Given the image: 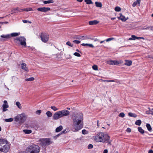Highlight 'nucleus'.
<instances>
[{
    "label": "nucleus",
    "mask_w": 153,
    "mask_h": 153,
    "mask_svg": "<svg viewBox=\"0 0 153 153\" xmlns=\"http://www.w3.org/2000/svg\"><path fill=\"white\" fill-rule=\"evenodd\" d=\"M10 149V146L8 141L5 139H0V151L4 152H7Z\"/></svg>",
    "instance_id": "obj_3"
},
{
    "label": "nucleus",
    "mask_w": 153,
    "mask_h": 153,
    "mask_svg": "<svg viewBox=\"0 0 153 153\" xmlns=\"http://www.w3.org/2000/svg\"><path fill=\"white\" fill-rule=\"evenodd\" d=\"M119 14L120 15V16L117 17V18L121 20L123 22L126 21L128 19V17L127 18H125V16H124L121 13H120Z\"/></svg>",
    "instance_id": "obj_13"
},
{
    "label": "nucleus",
    "mask_w": 153,
    "mask_h": 153,
    "mask_svg": "<svg viewBox=\"0 0 153 153\" xmlns=\"http://www.w3.org/2000/svg\"><path fill=\"white\" fill-rule=\"evenodd\" d=\"M128 114L129 116L131 117H136L137 116V115L136 114L131 112L128 113Z\"/></svg>",
    "instance_id": "obj_28"
},
{
    "label": "nucleus",
    "mask_w": 153,
    "mask_h": 153,
    "mask_svg": "<svg viewBox=\"0 0 153 153\" xmlns=\"http://www.w3.org/2000/svg\"><path fill=\"white\" fill-rule=\"evenodd\" d=\"M46 114L48 117H51L52 116V113L50 111H48L46 113Z\"/></svg>",
    "instance_id": "obj_27"
},
{
    "label": "nucleus",
    "mask_w": 153,
    "mask_h": 153,
    "mask_svg": "<svg viewBox=\"0 0 153 153\" xmlns=\"http://www.w3.org/2000/svg\"><path fill=\"white\" fill-rule=\"evenodd\" d=\"M88 44H85V43H82L81 44V45L84 46H88Z\"/></svg>",
    "instance_id": "obj_52"
},
{
    "label": "nucleus",
    "mask_w": 153,
    "mask_h": 153,
    "mask_svg": "<svg viewBox=\"0 0 153 153\" xmlns=\"http://www.w3.org/2000/svg\"><path fill=\"white\" fill-rule=\"evenodd\" d=\"M99 23V22L97 20H94L89 22V24L91 25H96Z\"/></svg>",
    "instance_id": "obj_15"
},
{
    "label": "nucleus",
    "mask_w": 153,
    "mask_h": 153,
    "mask_svg": "<svg viewBox=\"0 0 153 153\" xmlns=\"http://www.w3.org/2000/svg\"><path fill=\"white\" fill-rule=\"evenodd\" d=\"M73 42L76 44H79L80 43V41L79 40H74Z\"/></svg>",
    "instance_id": "obj_44"
},
{
    "label": "nucleus",
    "mask_w": 153,
    "mask_h": 153,
    "mask_svg": "<svg viewBox=\"0 0 153 153\" xmlns=\"http://www.w3.org/2000/svg\"><path fill=\"white\" fill-rule=\"evenodd\" d=\"M23 131L26 134H29L32 132V131L31 130L24 129L23 130Z\"/></svg>",
    "instance_id": "obj_19"
},
{
    "label": "nucleus",
    "mask_w": 153,
    "mask_h": 153,
    "mask_svg": "<svg viewBox=\"0 0 153 153\" xmlns=\"http://www.w3.org/2000/svg\"><path fill=\"white\" fill-rule=\"evenodd\" d=\"M26 119V115L23 113L17 115L15 118V120L19 123L22 124L24 123Z\"/></svg>",
    "instance_id": "obj_6"
},
{
    "label": "nucleus",
    "mask_w": 153,
    "mask_h": 153,
    "mask_svg": "<svg viewBox=\"0 0 153 153\" xmlns=\"http://www.w3.org/2000/svg\"><path fill=\"white\" fill-rule=\"evenodd\" d=\"M63 129V127L62 126H60L57 127L55 130L56 132H57L61 131Z\"/></svg>",
    "instance_id": "obj_17"
},
{
    "label": "nucleus",
    "mask_w": 153,
    "mask_h": 153,
    "mask_svg": "<svg viewBox=\"0 0 153 153\" xmlns=\"http://www.w3.org/2000/svg\"><path fill=\"white\" fill-rule=\"evenodd\" d=\"M34 78L33 77L27 78L25 79V80L26 81H33L34 80Z\"/></svg>",
    "instance_id": "obj_30"
},
{
    "label": "nucleus",
    "mask_w": 153,
    "mask_h": 153,
    "mask_svg": "<svg viewBox=\"0 0 153 153\" xmlns=\"http://www.w3.org/2000/svg\"><path fill=\"white\" fill-rule=\"evenodd\" d=\"M70 112L68 110H63L55 113L54 114L53 117L54 120H57L64 116H68Z\"/></svg>",
    "instance_id": "obj_4"
},
{
    "label": "nucleus",
    "mask_w": 153,
    "mask_h": 153,
    "mask_svg": "<svg viewBox=\"0 0 153 153\" xmlns=\"http://www.w3.org/2000/svg\"><path fill=\"white\" fill-rule=\"evenodd\" d=\"M141 0H137L135 1L132 4V6L135 7L137 4L139 6H140V2Z\"/></svg>",
    "instance_id": "obj_16"
},
{
    "label": "nucleus",
    "mask_w": 153,
    "mask_h": 153,
    "mask_svg": "<svg viewBox=\"0 0 153 153\" xmlns=\"http://www.w3.org/2000/svg\"><path fill=\"white\" fill-rule=\"evenodd\" d=\"M26 39L23 36H20L17 37L14 40V41L15 42H17V41H19L21 45L23 46V47H26V43L25 42Z\"/></svg>",
    "instance_id": "obj_8"
},
{
    "label": "nucleus",
    "mask_w": 153,
    "mask_h": 153,
    "mask_svg": "<svg viewBox=\"0 0 153 153\" xmlns=\"http://www.w3.org/2000/svg\"><path fill=\"white\" fill-rule=\"evenodd\" d=\"M65 131H66V130H65L63 131H62L61 132V133L60 134H62L65 133H66V132H65Z\"/></svg>",
    "instance_id": "obj_56"
},
{
    "label": "nucleus",
    "mask_w": 153,
    "mask_h": 153,
    "mask_svg": "<svg viewBox=\"0 0 153 153\" xmlns=\"http://www.w3.org/2000/svg\"><path fill=\"white\" fill-rule=\"evenodd\" d=\"M151 29L152 30H153V27L150 26L149 27H147L146 28H145V29Z\"/></svg>",
    "instance_id": "obj_50"
},
{
    "label": "nucleus",
    "mask_w": 153,
    "mask_h": 153,
    "mask_svg": "<svg viewBox=\"0 0 153 153\" xmlns=\"http://www.w3.org/2000/svg\"><path fill=\"white\" fill-rule=\"evenodd\" d=\"M41 110H38L36 111V113L37 114L40 115V113H41Z\"/></svg>",
    "instance_id": "obj_46"
},
{
    "label": "nucleus",
    "mask_w": 153,
    "mask_h": 153,
    "mask_svg": "<svg viewBox=\"0 0 153 153\" xmlns=\"http://www.w3.org/2000/svg\"><path fill=\"white\" fill-rule=\"evenodd\" d=\"M77 1L79 2H82L83 0H77Z\"/></svg>",
    "instance_id": "obj_59"
},
{
    "label": "nucleus",
    "mask_w": 153,
    "mask_h": 153,
    "mask_svg": "<svg viewBox=\"0 0 153 153\" xmlns=\"http://www.w3.org/2000/svg\"><path fill=\"white\" fill-rule=\"evenodd\" d=\"M93 146L91 144H89L88 146V149H91L93 148Z\"/></svg>",
    "instance_id": "obj_45"
},
{
    "label": "nucleus",
    "mask_w": 153,
    "mask_h": 153,
    "mask_svg": "<svg viewBox=\"0 0 153 153\" xmlns=\"http://www.w3.org/2000/svg\"><path fill=\"white\" fill-rule=\"evenodd\" d=\"M84 38L83 39H82L81 40H85V39H89V38L88 37V36H84Z\"/></svg>",
    "instance_id": "obj_49"
},
{
    "label": "nucleus",
    "mask_w": 153,
    "mask_h": 153,
    "mask_svg": "<svg viewBox=\"0 0 153 153\" xmlns=\"http://www.w3.org/2000/svg\"><path fill=\"white\" fill-rule=\"evenodd\" d=\"M21 67L22 69L24 70V71L28 72L29 69L27 67V65L26 63H23L21 64Z\"/></svg>",
    "instance_id": "obj_11"
},
{
    "label": "nucleus",
    "mask_w": 153,
    "mask_h": 153,
    "mask_svg": "<svg viewBox=\"0 0 153 153\" xmlns=\"http://www.w3.org/2000/svg\"><path fill=\"white\" fill-rule=\"evenodd\" d=\"M40 148L37 145H32L29 146L26 150V153H39Z\"/></svg>",
    "instance_id": "obj_5"
},
{
    "label": "nucleus",
    "mask_w": 153,
    "mask_h": 153,
    "mask_svg": "<svg viewBox=\"0 0 153 153\" xmlns=\"http://www.w3.org/2000/svg\"><path fill=\"white\" fill-rule=\"evenodd\" d=\"M66 44L69 46H73V45L71 44V43L69 41H68V42H67L66 43Z\"/></svg>",
    "instance_id": "obj_40"
},
{
    "label": "nucleus",
    "mask_w": 153,
    "mask_h": 153,
    "mask_svg": "<svg viewBox=\"0 0 153 153\" xmlns=\"http://www.w3.org/2000/svg\"><path fill=\"white\" fill-rule=\"evenodd\" d=\"M51 108L54 111L58 110L59 109L54 106H52L51 107Z\"/></svg>",
    "instance_id": "obj_36"
},
{
    "label": "nucleus",
    "mask_w": 153,
    "mask_h": 153,
    "mask_svg": "<svg viewBox=\"0 0 153 153\" xmlns=\"http://www.w3.org/2000/svg\"><path fill=\"white\" fill-rule=\"evenodd\" d=\"M148 109H149V110L146 111V114H151L153 115V112L152 111L150 110V108H149Z\"/></svg>",
    "instance_id": "obj_25"
},
{
    "label": "nucleus",
    "mask_w": 153,
    "mask_h": 153,
    "mask_svg": "<svg viewBox=\"0 0 153 153\" xmlns=\"http://www.w3.org/2000/svg\"><path fill=\"white\" fill-rule=\"evenodd\" d=\"M76 51H77V52H80V53H81V52L79 51V50L78 49H77L76 50Z\"/></svg>",
    "instance_id": "obj_62"
},
{
    "label": "nucleus",
    "mask_w": 153,
    "mask_h": 153,
    "mask_svg": "<svg viewBox=\"0 0 153 153\" xmlns=\"http://www.w3.org/2000/svg\"><path fill=\"white\" fill-rule=\"evenodd\" d=\"M138 130L142 134H143L144 133V130L141 127H138Z\"/></svg>",
    "instance_id": "obj_26"
},
{
    "label": "nucleus",
    "mask_w": 153,
    "mask_h": 153,
    "mask_svg": "<svg viewBox=\"0 0 153 153\" xmlns=\"http://www.w3.org/2000/svg\"><path fill=\"white\" fill-rule=\"evenodd\" d=\"M141 123V120H137L135 122V124L137 125L140 126Z\"/></svg>",
    "instance_id": "obj_29"
},
{
    "label": "nucleus",
    "mask_w": 153,
    "mask_h": 153,
    "mask_svg": "<svg viewBox=\"0 0 153 153\" xmlns=\"http://www.w3.org/2000/svg\"><path fill=\"white\" fill-rule=\"evenodd\" d=\"M146 127L147 128L148 130L149 131H150L152 130V128L150 125L149 124H147L146 125Z\"/></svg>",
    "instance_id": "obj_34"
},
{
    "label": "nucleus",
    "mask_w": 153,
    "mask_h": 153,
    "mask_svg": "<svg viewBox=\"0 0 153 153\" xmlns=\"http://www.w3.org/2000/svg\"><path fill=\"white\" fill-rule=\"evenodd\" d=\"M84 37V36H75V37H74V39H82V38Z\"/></svg>",
    "instance_id": "obj_38"
},
{
    "label": "nucleus",
    "mask_w": 153,
    "mask_h": 153,
    "mask_svg": "<svg viewBox=\"0 0 153 153\" xmlns=\"http://www.w3.org/2000/svg\"><path fill=\"white\" fill-rule=\"evenodd\" d=\"M38 142V144L42 147L49 145L52 143L49 138L40 139Z\"/></svg>",
    "instance_id": "obj_7"
},
{
    "label": "nucleus",
    "mask_w": 153,
    "mask_h": 153,
    "mask_svg": "<svg viewBox=\"0 0 153 153\" xmlns=\"http://www.w3.org/2000/svg\"><path fill=\"white\" fill-rule=\"evenodd\" d=\"M126 131L128 132H130L131 131V129L130 128H128Z\"/></svg>",
    "instance_id": "obj_51"
},
{
    "label": "nucleus",
    "mask_w": 153,
    "mask_h": 153,
    "mask_svg": "<svg viewBox=\"0 0 153 153\" xmlns=\"http://www.w3.org/2000/svg\"><path fill=\"white\" fill-rule=\"evenodd\" d=\"M61 134H60H60H57V135H56L54 136L53 137V138L55 139H56L59 135H60Z\"/></svg>",
    "instance_id": "obj_48"
},
{
    "label": "nucleus",
    "mask_w": 153,
    "mask_h": 153,
    "mask_svg": "<svg viewBox=\"0 0 153 153\" xmlns=\"http://www.w3.org/2000/svg\"><path fill=\"white\" fill-rule=\"evenodd\" d=\"M96 6L97 7H101L102 4L101 2L96 1L95 2Z\"/></svg>",
    "instance_id": "obj_20"
},
{
    "label": "nucleus",
    "mask_w": 153,
    "mask_h": 153,
    "mask_svg": "<svg viewBox=\"0 0 153 153\" xmlns=\"http://www.w3.org/2000/svg\"><path fill=\"white\" fill-rule=\"evenodd\" d=\"M22 11H31L32 10V9L31 8H25L23 9L22 10Z\"/></svg>",
    "instance_id": "obj_33"
},
{
    "label": "nucleus",
    "mask_w": 153,
    "mask_h": 153,
    "mask_svg": "<svg viewBox=\"0 0 153 153\" xmlns=\"http://www.w3.org/2000/svg\"><path fill=\"white\" fill-rule=\"evenodd\" d=\"M83 115L81 113L77 114L73 116V125L72 128L73 131H77L83 127Z\"/></svg>",
    "instance_id": "obj_1"
},
{
    "label": "nucleus",
    "mask_w": 153,
    "mask_h": 153,
    "mask_svg": "<svg viewBox=\"0 0 153 153\" xmlns=\"http://www.w3.org/2000/svg\"><path fill=\"white\" fill-rule=\"evenodd\" d=\"M82 133L84 134H87V131L85 129H83L82 131Z\"/></svg>",
    "instance_id": "obj_47"
},
{
    "label": "nucleus",
    "mask_w": 153,
    "mask_h": 153,
    "mask_svg": "<svg viewBox=\"0 0 153 153\" xmlns=\"http://www.w3.org/2000/svg\"><path fill=\"white\" fill-rule=\"evenodd\" d=\"M92 67L93 69L94 70L97 71L98 70V67L97 65H94L92 66Z\"/></svg>",
    "instance_id": "obj_39"
},
{
    "label": "nucleus",
    "mask_w": 153,
    "mask_h": 153,
    "mask_svg": "<svg viewBox=\"0 0 153 153\" xmlns=\"http://www.w3.org/2000/svg\"><path fill=\"white\" fill-rule=\"evenodd\" d=\"M20 34L19 33H13L11 34V36H19Z\"/></svg>",
    "instance_id": "obj_23"
},
{
    "label": "nucleus",
    "mask_w": 153,
    "mask_h": 153,
    "mask_svg": "<svg viewBox=\"0 0 153 153\" xmlns=\"http://www.w3.org/2000/svg\"><path fill=\"white\" fill-rule=\"evenodd\" d=\"M16 105L18 106V107L19 108L21 109L22 108V106L21 104L19 102H16Z\"/></svg>",
    "instance_id": "obj_35"
},
{
    "label": "nucleus",
    "mask_w": 153,
    "mask_h": 153,
    "mask_svg": "<svg viewBox=\"0 0 153 153\" xmlns=\"http://www.w3.org/2000/svg\"><path fill=\"white\" fill-rule=\"evenodd\" d=\"M105 40H103V41H101L100 42V43H103L104 41H105Z\"/></svg>",
    "instance_id": "obj_64"
},
{
    "label": "nucleus",
    "mask_w": 153,
    "mask_h": 153,
    "mask_svg": "<svg viewBox=\"0 0 153 153\" xmlns=\"http://www.w3.org/2000/svg\"><path fill=\"white\" fill-rule=\"evenodd\" d=\"M115 11L117 12H119L121 10V8L119 7H116L114 9Z\"/></svg>",
    "instance_id": "obj_37"
},
{
    "label": "nucleus",
    "mask_w": 153,
    "mask_h": 153,
    "mask_svg": "<svg viewBox=\"0 0 153 153\" xmlns=\"http://www.w3.org/2000/svg\"><path fill=\"white\" fill-rule=\"evenodd\" d=\"M131 37L132 38V39L133 40H135V39H144V38L143 37H137L135 35H132L131 36Z\"/></svg>",
    "instance_id": "obj_18"
},
{
    "label": "nucleus",
    "mask_w": 153,
    "mask_h": 153,
    "mask_svg": "<svg viewBox=\"0 0 153 153\" xmlns=\"http://www.w3.org/2000/svg\"><path fill=\"white\" fill-rule=\"evenodd\" d=\"M132 37L131 38H130L129 39H128V40H133V39H132Z\"/></svg>",
    "instance_id": "obj_63"
},
{
    "label": "nucleus",
    "mask_w": 153,
    "mask_h": 153,
    "mask_svg": "<svg viewBox=\"0 0 153 153\" xmlns=\"http://www.w3.org/2000/svg\"><path fill=\"white\" fill-rule=\"evenodd\" d=\"M114 39V38H110L107 39L106 40H105V41H106L107 42H108L113 40Z\"/></svg>",
    "instance_id": "obj_43"
},
{
    "label": "nucleus",
    "mask_w": 153,
    "mask_h": 153,
    "mask_svg": "<svg viewBox=\"0 0 153 153\" xmlns=\"http://www.w3.org/2000/svg\"><path fill=\"white\" fill-rule=\"evenodd\" d=\"M125 115L124 113L123 112L120 113L119 115V116L121 117H125Z\"/></svg>",
    "instance_id": "obj_41"
},
{
    "label": "nucleus",
    "mask_w": 153,
    "mask_h": 153,
    "mask_svg": "<svg viewBox=\"0 0 153 153\" xmlns=\"http://www.w3.org/2000/svg\"><path fill=\"white\" fill-rule=\"evenodd\" d=\"M9 107L8 105L7 104V101L6 100H4V104L3 105V110L4 111H5L7 110L6 108H8Z\"/></svg>",
    "instance_id": "obj_12"
},
{
    "label": "nucleus",
    "mask_w": 153,
    "mask_h": 153,
    "mask_svg": "<svg viewBox=\"0 0 153 153\" xmlns=\"http://www.w3.org/2000/svg\"><path fill=\"white\" fill-rule=\"evenodd\" d=\"M40 37L42 41L45 43L49 39V35L46 33H42Z\"/></svg>",
    "instance_id": "obj_9"
},
{
    "label": "nucleus",
    "mask_w": 153,
    "mask_h": 153,
    "mask_svg": "<svg viewBox=\"0 0 153 153\" xmlns=\"http://www.w3.org/2000/svg\"><path fill=\"white\" fill-rule=\"evenodd\" d=\"M88 46H89V47H91V48L94 47V46L92 44H88Z\"/></svg>",
    "instance_id": "obj_53"
},
{
    "label": "nucleus",
    "mask_w": 153,
    "mask_h": 153,
    "mask_svg": "<svg viewBox=\"0 0 153 153\" xmlns=\"http://www.w3.org/2000/svg\"><path fill=\"white\" fill-rule=\"evenodd\" d=\"M51 8L48 7H41L38 8L37 9L38 11L41 12H47L50 11Z\"/></svg>",
    "instance_id": "obj_10"
},
{
    "label": "nucleus",
    "mask_w": 153,
    "mask_h": 153,
    "mask_svg": "<svg viewBox=\"0 0 153 153\" xmlns=\"http://www.w3.org/2000/svg\"><path fill=\"white\" fill-rule=\"evenodd\" d=\"M13 120V119L12 118H10L9 119H5V121L7 122H11Z\"/></svg>",
    "instance_id": "obj_32"
},
{
    "label": "nucleus",
    "mask_w": 153,
    "mask_h": 153,
    "mask_svg": "<svg viewBox=\"0 0 153 153\" xmlns=\"http://www.w3.org/2000/svg\"><path fill=\"white\" fill-rule=\"evenodd\" d=\"M95 140L97 142L105 143L110 139L109 136L107 134L103 132L98 133L94 137Z\"/></svg>",
    "instance_id": "obj_2"
},
{
    "label": "nucleus",
    "mask_w": 153,
    "mask_h": 153,
    "mask_svg": "<svg viewBox=\"0 0 153 153\" xmlns=\"http://www.w3.org/2000/svg\"><path fill=\"white\" fill-rule=\"evenodd\" d=\"M85 2L88 4H92L93 3L91 0H85Z\"/></svg>",
    "instance_id": "obj_31"
},
{
    "label": "nucleus",
    "mask_w": 153,
    "mask_h": 153,
    "mask_svg": "<svg viewBox=\"0 0 153 153\" xmlns=\"http://www.w3.org/2000/svg\"><path fill=\"white\" fill-rule=\"evenodd\" d=\"M107 63L108 64L112 65H117L119 64L118 61H117L110 60L108 61Z\"/></svg>",
    "instance_id": "obj_14"
},
{
    "label": "nucleus",
    "mask_w": 153,
    "mask_h": 153,
    "mask_svg": "<svg viewBox=\"0 0 153 153\" xmlns=\"http://www.w3.org/2000/svg\"><path fill=\"white\" fill-rule=\"evenodd\" d=\"M1 37L2 38H5V39H8L10 38L11 37V36L10 34H7L6 35H3L1 36Z\"/></svg>",
    "instance_id": "obj_21"
},
{
    "label": "nucleus",
    "mask_w": 153,
    "mask_h": 153,
    "mask_svg": "<svg viewBox=\"0 0 153 153\" xmlns=\"http://www.w3.org/2000/svg\"><path fill=\"white\" fill-rule=\"evenodd\" d=\"M116 19V18L115 17H113V18H112L111 19V20H114V19Z\"/></svg>",
    "instance_id": "obj_61"
},
{
    "label": "nucleus",
    "mask_w": 153,
    "mask_h": 153,
    "mask_svg": "<svg viewBox=\"0 0 153 153\" xmlns=\"http://www.w3.org/2000/svg\"><path fill=\"white\" fill-rule=\"evenodd\" d=\"M132 64V61H126L124 64L128 66H130Z\"/></svg>",
    "instance_id": "obj_22"
},
{
    "label": "nucleus",
    "mask_w": 153,
    "mask_h": 153,
    "mask_svg": "<svg viewBox=\"0 0 153 153\" xmlns=\"http://www.w3.org/2000/svg\"><path fill=\"white\" fill-rule=\"evenodd\" d=\"M103 153H108V150L107 149H105L103 151Z\"/></svg>",
    "instance_id": "obj_57"
},
{
    "label": "nucleus",
    "mask_w": 153,
    "mask_h": 153,
    "mask_svg": "<svg viewBox=\"0 0 153 153\" xmlns=\"http://www.w3.org/2000/svg\"><path fill=\"white\" fill-rule=\"evenodd\" d=\"M105 81H106L107 82H114V80H105Z\"/></svg>",
    "instance_id": "obj_54"
},
{
    "label": "nucleus",
    "mask_w": 153,
    "mask_h": 153,
    "mask_svg": "<svg viewBox=\"0 0 153 153\" xmlns=\"http://www.w3.org/2000/svg\"><path fill=\"white\" fill-rule=\"evenodd\" d=\"M54 2L53 0H49L48 1H43V3L45 4H48L51 3H53Z\"/></svg>",
    "instance_id": "obj_24"
},
{
    "label": "nucleus",
    "mask_w": 153,
    "mask_h": 153,
    "mask_svg": "<svg viewBox=\"0 0 153 153\" xmlns=\"http://www.w3.org/2000/svg\"><path fill=\"white\" fill-rule=\"evenodd\" d=\"M148 153H153V151L151 149L149 150V151Z\"/></svg>",
    "instance_id": "obj_55"
},
{
    "label": "nucleus",
    "mask_w": 153,
    "mask_h": 153,
    "mask_svg": "<svg viewBox=\"0 0 153 153\" xmlns=\"http://www.w3.org/2000/svg\"><path fill=\"white\" fill-rule=\"evenodd\" d=\"M73 54L74 56H77V57H80L81 56L80 54L79 53L77 52H75Z\"/></svg>",
    "instance_id": "obj_42"
},
{
    "label": "nucleus",
    "mask_w": 153,
    "mask_h": 153,
    "mask_svg": "<svg viewBox=\"0 0 153 153\" xmlns=\"http://www.w3.org/2000/svg\"><path fill=\"white\" fill-rule=\"evenodd\" d=\"M109 139L108 140H107V142L108 143V144H111V142L109 141Z\"/></svg>",
    "instance_id": "obj_60"
},
{
    "label": "nucleus",
    "mask_w": 153,
    "mask_h": 153,
    "mask_svg": "<svg viewBox=\"0 0 153 153\" xmlns=\"http://www.w3.org/2000/svg\"><path fill=\"white\" fill-rule=\"evenodd\" d=\"M22 21H23V22L24 23H26L28 22V21H27V20H23Z\"/></svg>",
    "instance_id": "obj_58"
}]
</instances>
